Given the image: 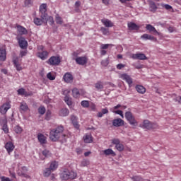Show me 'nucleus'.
I'll list each match as a JSON object with an SVG mask.
<instances>
[{"instance_id":"obj_1","label":"nucleus","mask_w":181,"mask_h":181,"mask_svg":"<svg viewBox=\"0 0 181 181\" xmlns=\"http://www.w3.org/2000/svg\"><path fill=\"white\" fill-rule=\"evenodd\" d=\"M63 131H64V127H63V126H59L56 129H52L49 132V139L52 142H57V141L60 139V136H62Z\"/></svg>"},{"instance_id":"obj_2","label":"nucleus","mask_w":181,"mask_h":181,"mask_svg":"<svg viewBox=\"0 0 181 181\" xmlns=\"http://www.w3.org/2000/svg\"><path fill=\"white\" fill-rule=\"evenodd\" d=\"M61 179L62 180H69V179H76L77 177V173H75L73 170H70L67 168L64 169L62 173L60 175Z\"/></svg>"},{"instance_id":"obj_3","label":"nucleus","mask_w":181,"mask_h":181,"mask_svg":"<svg viewBox=\"0 0 181 181\" xmlns=\"http://www.w3.org/2000/svg\"><path fill=\"white\" fill-rule=\"evenodd\" d=\"M139 127L143 128V129H156L158 128V124L152 123L149 120H144L142 124H140Z\"/></svg>"},{"instance_id":"obj_4","label":"nucleus","mask_w":181,"mask_h":181,"mask_svg":"<svg viewBox=\"0 0 181 181\" xmlns=\"http://www.w3.org/2000/svg\"><path fill=\"white\" fill-rule=\"evenodd\" d=\"M124 117L130 125H132L133 127H136L138 125V122H136L135 117L132 115L131 112H126Z\"/></svg>"},{"instance_id":"obj_5","label":"nucleus","mask_w":181,"mask_h":181,"mask_svg":"<svg viewBox=\"0 0 181 181\" xmlns=\"http://www.w3.org/2000/svg\"><path fill=\"white\" fill-rule=\"evenodd\" d=\"M17 174L18 176H22L23 177H25V179H30V176L28 174V168L19 167L17 170Z\"/></svg>"},{"instance_id":"obj_6","label":"nucleus","mask_w":181,"mask_h":181,"mask_svg":"<svg viewBox=\"0 0 181 181\" xmlns=\"http://www.w3.org/2000/svg\"><path fill=\"white\" fill-rule=\"evenodd\" d=\"M47 4H42L40 6V18L47 19Z\"/></svg>"},{"instance_id":"obj_7","label":"nucleus","mask_w":181,"mask_h":181,"mask_svg":"<svg viewBox=\"0 0 181 181\" xmlns=\"http://www.w3.org/2000/svg\"><path fill=\"white\" fill-rule=\"evenodd\" d=\"M119 78H122V80H124V81H126V83H127L129 88L132 87L134 81L132 80V78L131 77V76L127 74H122L119 75Z\"/></svg>"},{"instance_id":"obj_8","label":"nucleus","mask_w":181,"mask_h":181,"mask_svg":"<svg viewBox=\"0 0 181 181\" xmlns=\"http://www.w3.org/2000/svg\"><path fill=\"white\" fill-rule=\"evenodd\" d=\"M112 144L113 145H115V148L119 152H122L124 149V144H121V141L119 140V139H112Z\"/></svg>"},{"instance_id":"obj_9","label":"nucleus","mask_w":181,"mask_h":181,"mask_svg":"<svg viewBox=\"0 0 181 181\" xmlns=\"http://www.w3.org/2000/svg\"><path fill=\"white\" fill-rule=\"evenodd\" d=\"M47 63L50 66H58V64H60V58L59 57L52 56L49 59Z\"/></svg>"},{"instance_id":"obj_10","label":"nucleus","mask_w":181,"mask_h":181,"mask_svg":"<svg viewBox=\"0 0 181 181\" xmlns=\"http://www.w3.org/2000/svg\"><path fill=\"white\" fill-rule=\"evenodd\" d=\"M74 60L77 64H79L80 66H84L85 64H87V62H88L87 57H78L75 58Z\"/></svg>"},{"instance_id":"obj_11","label":"nucleus","mask_w":181,"mask_h":181,"mask_svg":"<svg viewBox=\"0 0 181 181\" xmlns=\"http://www.w3.org/2000/svg\"><path fill=\"white\" fill-rule=\"evenodd\" d=\"M132 59L134 60H146L147 57L145 54L136 53L131 55Z\"/></svg>"},{"instance_id":"obj_12","label":"nucleus","mask_w":181,"mask_h":181,"mask_svg":"<svg viewBox=\"0 0 181 181\" xmlns=\"http://www.w3.org/2000/svg\"><path fill=\"white\" fill-rule=\"evenodd\" d=\"M18 45L21 49H26L28 47V41L23 37L17 38Z\"/></svg>"},{"instance_id":"obj_13","label":"nucleus","mask_w":181,"mask_h":181,"mask_svg":"<svg viewBox=\"0 0 181 181\" xmlns=\"http://www.w3.org/2000/svg\"><path fill=\"white\" fill-rule=\"evenodd\" d=\"M37 138L41 145H46L47 144V138L43 134L39 133Z\"/></svg>"},{"instance_id":"obj_14","label":"nucleus","mask_w":181,"mask_h":181,"mask_svg":"<svg viewBox=\"0 0 181 181\" xmlns=\"http://www.w3.org/2000/svg\"><path fill=\"white\" fill-rule=\"evenodd\" d=\"M63 80L65 81V83H73L74 77L70 72H66L63 76Z\"/></svg>"},{"instance_id":"obj_15","label":"nucleus","mask_w":181,"mask_h":181,"mask_svg":"<svg viewBox=\"0 0 181 181\" xmlns=\"http://www.w3.org/2000/svg\"><path fill=\"white\" fill-rule=\"evenodd\" d=\"M11 108V103H6L3 104V105L0 107V112L1 114H5L6 112H8V110H10Z\"/></svg>"},{"instance_id":"obj_16","label":"nucleus","mask_w":181,"mask_h":181,"mask_svg":"<svg viewBox=\"0 0 181 181\" xmlns=\"http://www.w3.org/2000/svg\"><path fill=\"white\" fill-rule=\"evenodd\" d=\"M113 127H116L117 128L119 127H123L124 125V120L121 118L115 119L112 121Z\"/></svg>"},{"instance_id":"obj_17","label":"nucleus","mask_w":181,"mask_h":181,"mask_svg":"<svg viewBox=\"0 0 181 181\" xmlns=\"http://www.w3.org/2000/svg\"><path fill=\"white\" fill-rule=\"evenodd\" d=\"M16 28L18 35H21V36L23 35H28V30H26L25 27L18 25Z\"/></svg>"},{"instance_id":"obj_18","label":"nucleus","mask_w":181,"mask_h":181,"mask_svg":"<svg viewBox=\"0 0 181 181\" xmlns=\"http://www.w3.org/2000/svg\"><path fill=\"white\" fill-rule=\"evenodd\" d=\"M45 22H47V18L43 19V17H41V18H34V23L37 26H40Z\"/></svg>"},{"instance_id":"obj_19","label":"nucleus","mask_w":181,"mask_h":181,"mask_svg":"<svg viewBox=\"0 0 181 181\" xmlns=\"http://www.w3.org/2000/svg\"><path fill=\"white\" fill-rule=\"evenodd\" d=\"M141 39L143 40H151L152 42H156V38L149 34H144L141 36Z\"/></svg>"},{"instance_id":"obj_20","label":"nucleus","mask_w":181,"mask_h":181,"mask_svg":"<svg viewBox=\"0 0 181 181\" xmlns=\"http://www.w3.org/2000/svg\"><path fill=\"white\" fill-rule=\"evenodd\" d=\"M37 56L41 59V60H46L47 56H49V52H47V51L39 52H37Z\"/></svg>"},{"instance_id":"obj_21","label":"nucleus","mask_w":181,"mask_h":181,"mask_svg":"<svg viewBox=\"0 0 181 181\" xmlns=\"http://www.w3.org/2000/svg\"><path fill=\"white\" fill-rule=\"evenodd\" d=\"M5 148L6 149L8 153H11L13 149H15V146H13V143L8 141L5 145Z\"/></svg>"},{"instance_id":"obj_22","label":"nucleus","mask_w":181,"mask_h":181,"mask_svg":"<svg viewBox=\"0 0 181 181\" xmlns=\"http://www.w3.org/2000/svg\"><path fill=\"white\" fill-rule=\"evenodd\" d=\"M148 5H149L150 12H156V10L158 9V6H156V4H155L153 1L149 0Z\"/></svg>"},{"instance_id":"obj_23","label":"nucleus","mask_w":181,"mask_h":181,"mask_svg":"<svg viewBox=\"0 0 181 181\" xmlns=\"http://www.w3.org/2000/svg\"><path fill=\"white\" fill-rule=\"evenodd\" d=\"M101 22L106 28H112L114 26V23L107 18L102 19Z\"/></svg>"},{"instance_id":"obj_24","label":"nucleus","mask_w":181,"mask_h":181,"mask_svg":"<svg viewBox=\"0 0 181 181\" xmlns=\"http://www.w3.org/2000/svg\"><path fill=\"white\" fill-rule=\"evenodd\" d=\"M71 121L76 129H80V124H78V122H77V117L74 115L71 117Z\"/></svg>"},{"instance_id":"obj_25","label":"nucleus","mask_w":181,"mask_h":181,"mask_svg":"<svg viewBox=\"0 0 181 181\" xmlns=\"http://www.w3.org/2000/svg\"><path fill=\"white\" fill-rule=\"evenodd\" d=\"M57 168H59V162L53 160L49 163V168L52 172L57 170Z\"/></svg>"},{"instance_id":"obj_26","label":"nucleus","mask_w":181,"mask_h":181,"mask_svg":"<svg viewBox=\"0 0 181 181\" xmlns=\"http://www.w3.org/2000/svg\"><path fill=\"white\" fill-rule=\"evenodd\" d=\"M1 121L3 122L2 130L5 134H8V132H9V128H8V121L6 119H3Z\"/></svg>"},{"instance_id":"obj_27","label":"nucleus","mask_w":181,"mask_h":181,"mask_svg":"<svg viewBox=\"0 0 181 181\" xmlns=\"http://www.w3.org/2000/svg\"><path fill=\"white\" fill-rule=\"evenodd\" d=\"M83 141L85 144H91L93 142V136L90 134H86L83 136Z\"/></svg>"},{"instance_id":"obj_28","label":"nucleus","mask_w":181,"mask_h":181,"mask_svg":"<svg viewBox=\"0 0 181 181\" xmlns=\"http://www.w3.org/2000/svg\"><path fill=\"white\" fill-rule=\"evenodd\" d=\"M0 60L1 62H5L6 60V50L4 48L0 49Z\"/></svg>"},{"instance_id":"obj_29","label":"nucleus","mask_w":181,"mask_h":181,"mask_svg":"<svg viewBox=\"0 0 181 181\" xmlns=\"http://www.w3.org/2000/svg\"><path fill=\"white\" fill-rule=\"evenodd\" d=\"M17 93L18 95H24V97H29V95H30V93H27L26 90L23 88L18 89Z\"/></svg>"},{"instance_id":"obj_30","label":"nucleus","mask_w":181,"mask_h":181,"mask_svg":"<svg viewBox=\"0 0 181 181\" xmlns=\"http://www.w3.org/2000/svg\"><path fill=\"white\" fill-rule=\"evenodd\" d=\"M136 90L139 94H145V93H146V89L141 85L136 86Z\"/></svg>"},{"instance_id":"obj_31","label":"nucleus","mask_w":181,"mask_h":181,"mask_svg":"<svg viewBox=\"0 0 181 181\" xmlns=\"http://www.w3.org/2000/svg\"><path fill=\"white\" fill-rule=\"evenodd\" d=\"M127 26L130 30H138L139 29V26L135 24V23H129Z\"/></svg>"},{"instance_id":"obj_32","label":"nucleus","mask_w":181,"mask_h":181,"mask_svg":"<svg viewBox=\"0 0 181 181\" xmlns=\"http://www.w3.org/2000/svg\"><path fill=\"white\" fill-rule=\"evenodd\" d=\"M103 153L107 156H109L110 155H111L112 156H115V152H114L113 150L111 148H107L106 150H104Z\"/></svg>"},{"instance_id":"obj_33","label":"nucleus","mask_w":181,"mask_h":181,"mask_svg":"<svg viewBox=\"0 0 181 181\" xmlns=\"http://www.w3.org/2000/svg\"><path fill=\"white\" fill-rule=\"evenodd\" d=\"M146 29L147 30H149V32H153V33H159L158 32V30H156V29L155 28V27H153L152 25L151 24H147L146 26Z\"/></svg>"},{"instance_id":"obj_34","label":"nucleus","mask_w":181,"mask_h":181,"mask_svg":"<svg viewBox=\"0 0 181 181\" xmlns=\"http://www.w3.org/2000/svg\"><path fill=\"white\" fill-rule=\"evenodd\" d=\"M69 111L68 110L67 108L62 109L59 111L60 117H67V115H69Z\"/></svg>"},{"instance_id":"obj_35","label":"nucleus","mask_w":181,"mask_h":181,"mask_svg":"<svg viewBox=\"0 0 181 181\" xmlns=\"http://www.w3.org/2000/svg\"><path fill=\"white\" fill-rule=\"evenodd\" d=\"M64 101L66 104H67V105L69 107V108H71L73 105V102H71V98H70V97H69L68 95H66L64 97Z\"/></svg>"},{"instance_id":"obj_36","label":"nucleus","mask_w":181,"mask_h":181,"mask_svg":"<svg viewBox=\"0 0 181 181\" xmlns=\"http://www.w3.org/2000/svg\"><path fill=\"white\" fill-rule=\"evenodd\" d=\"M52 172H53V170H52L49 167L44 170L43 176L45 177H49V176L52 175Z\"/></svg>"},{"instance_id":"obj_37","label":"nucleus","mask_w":181,"mask_h":181,"mask_svg":"<svg viewBox=\"0 0 181 181\" xmlns=\"http://www.w3.org/2000/svg\"><path fill=\"white\" fill-rule=\"evenodd\" d=\"M72 95L74 98H78L80 97V90L77 89V88H75L72 90Z\"/></svg>"},{"instance_id":"obj_38","label":"nucleus","mask_w":181,"mask_h":181,"mask_svg":"<svg viewBox=\"0 0 181 181\" xmlns=\"http://www.w3.org/2000/svg\"><path fill=\"white\" fill-rule=\"evenodd\" d=\"M21 111H23L24 112L29 110V107H28V104L25 103H22L20 106Z\"/></svg>"},{"instance_id":"obj_39","label":"nucleus","mask_w":181,"mask_h":181,"mask_svg":"<svg viewBox=\"0 0 181 181\" xmlns=\"http://www.w3.org/2000/svg\"><path fill=\"white\" fill-rule=\"evenodd\" d=\"M95 88L98 90V91H103V88H104V85L103 84V82H98L95 85Z\"/></svg>"},{"instance_id":"obj_40","label":"nucleus","mask_w":181,"mask_h":181,"mask_svg":"<svg viewBox=\"0 0 181 181\" xmlns=\"http://www.w3.org/2000/svg\"><path fill=\"white\" fill-rule=\"evenodd\" d=\"M55 21H56V23H57V25L63 24V19L62 18V17H60V16H59V14H57L55 16Z\"/></svg>"},{"instance_id":"obj_41","label":"nucleus","mask_w":181,"mask_h":181,"mask_svg":"<svg viewBox=\"0 0 181 181\" xmlns=\"http://www.w3.org/2000/svg\"><path fill=\"white\" fill-rule=\"evenodd\" d=\"M13 129L16 134H22V132L23 131L22 127H21V126L19 125H16V127H14Z\"/></svg>"},{"instance_id":"obj_42","label":"nucleus","mask_w":181,"mask_h":181,"mask_svg":"<svg viewBox=\"0 0 181 181\" xmlns=\"http://www.w3.org/2000/svg\"><path fill=\"white\" fill-rule=\"evenodd\" d=\"M42 155L45 156V158H50L52 156V153L47 149H45L42 151Z\"/></svg>"},{"instance_id":"obj_43","label":"nucleus","mask_w":181,"mask_h":181,"mask_svg":"<svg viewBox=\"0 0 181 181\" xmlns=\"http://www.w3.org/2000/svg\"><path fill=\"white\" fill-rule=\"evenodd\" d=\"M38 112H39V114H40V115H45V112H46V108L43 106H40L38 108Z\"/></svg>"},{"instance_id":"obj_44","label":"nucleus","mask_w":181,"mask_h":181,"mask_svg":"<svg viewBox=\"0 0 181 181\" xmlns=\"http://www.w3.org/2000/svg\"><path fill=\"white\" fill-rule=\"evenodd\" d=\"M100 30L103 35H109V33H110L109 30L104 27H101Z\"/></svg>"},{"instance_id":"obj_45","label":"nucleus","mask_w":181,"mask_h":181,"mask_svg":"<svg viewBox=\"0 0 181 181\" xmlns=\"http://www.w3.org/2000/svg\"><path fill=\"white\" fill-rule=\"evenodd\" d=\"M47 78L49 80H55L56 79V76H53V74H52V73H50V72L47 74Z\"/></svg>"},{"instance_id":"obj_46","label":"nucleus","mask_w":181,"mask_h":181,"mask_svg":"<svg viewBox=\"0 0 181 181\" xmlns=\"http://www.w3.org/2000/svg\"><path fill=\"white\" fill-rule=\"evenodd\" d=\"M112 112H114L115 114H117L118 115H120L122 118H124V112H122V110H115L112 111Z\"/></svg>"},{"instance_id":"obj_47","label":"nucleus","mask_w":181,"mask_h":181,"mask_svg":"<svg viewBox=\"0 0 181 181\" xmlns=\"http://www.w3.org/2000/svg\"><path fill=\"white\" fill-rule=\"evenodd\" d=\"M50 117H52V112L50 110H47L46 112L45 119L49 121L50 119Z\"/></svg>"},{"instance_id":"obj_48","label":"nucleus","mask_w":181,"mask_h":181,"mask_svg":"<svg viewBox=\"0 0 181 181\" xmlns=\"http://www.w3.org/2000/svg\"><path fill=\"white\" fill-rule=\"evenodd\" d=\"M82 107H84L85 108H88V107H89V103L88 101L87 100H83L81 103Z\"/></svg>"},{"instance_id":"obj_49","label":"nucleus","mask_w":181,"mask_h":181,"mask_svg":"<svg viewBox=\"0 0 181 181\" xmlns=\"http://www.w3.org/2000/svg\"><path fill=\"white\" fill-rule=\"evenodd\" d=\"M24 4L25 6H32L33 1L32 0H25Z\"/></svg>"},{"instance_id":"obj_50","label":"nucleus","mask_w":181,"mask_h":181,"mask_svg":"<svg viewBox=\"0 0 181 181\" xmlns=\"http://www.w3.org/2000/svg\"><path fill=\"white\" fill-rule=\"evenodd\" d=\"M109 63H110V62H108V59H103V60L101 62V64H102V66H103L104 67H107V66H108Z\"/></svg>"},{"instance_id":"obj_51","label":"nucleus","mask_w":181,"mask_h":181,"mask_svg":"<svg viewBox=\"0 0 181 181\" xmlns=\"http://www.w3.org/2000/svg\"><path fill=\"white\" fill-rule=\"evenodd\" d=\"M20 64L19 63V57H13V64L15 65V64Z\"/></svg>"},{"instance_id":"obj_52","label":"nucleus","mask_w":181,"mask_h":181,"mask_svg":"<svg viewBox=\"0 0 181 181\" xmlns=\"http://www.w3.org/2000/svg\"><path fill=\"white\" fill-rule=\"evenodd\" d=\"M47 22H49V25H53V23H54V20L52 16L48 17V18L47 17Z\"/></svg>"},{"instance_id":"obj_53","label":"nucleus","mask_w":181,"mask_h":181,"mask_svg":"<svg viewBox=\"0 0 181 181\" xmlns=\"http://www.w3.org/2000/svg\"><path fill=\"white\" fill-rule=\"evenodd\" d=\"M14 67L16 69L17 71H21V70H22V66L21 65V63L14 64Z\"/></svg>"},{"instance_id":"obj_54","label":"nucleus","mask_w":181,"mask_h":181,"mask_svg":"<svg viewBox=\"0 0 181 181\" xmlns=\"http://www.w3.org/2000/svg\"><path fill=\"white\" fill-rule=\"evenodd\" d=\"M118 108H122V110H125V108H127V106H121L120 104H118L113 107V110H118Z\"/></svg>"},{"instance_id":"obj_55","label":"nucleus","mask_w":181,"mask_h":181,"mask_svg":"<svg viewBox=\"0 0 181 181\" xmlns=\"http://www.w3.org/2000/svg\"><path fill=\"white\" fill-rule=\"evenodd\" d=\"M132 179L134 181H144V180H142V177H141L140 176H134L132 177Z\"/></svg>"},{"instance_id":"obj_56","label":"nucleus","mask_w":181,"mask_h":181,"mask_svg":"<svg viewBox=\"0 0 181 181\" xmlns=\"http://www.w3.org/2000/svg\"><path fill=\"white\" fill-rule=\"evenodd\" d=\"M110 47V44H102L100 45V48L103 49V50L105 49H108Z\"/></svg>"},{"instance_id":"obj_57","label":"nucleus","mask_w":181,"mask_h":181,"mask_svg":"<svg viewBox=\"0 0 181 181\" xmlns=\"http://www.w3.org/2000/svg\"><path fill=\"white\" fill-rule=\"evenodd\" d=\"M1 181H13V180H11L9 177H5V176L1 177Z\"/></svg>"},{"instance_id":"obj_58","label":"nucleus","mask_w":181,"mask_h":181,"mask_svg":"<svg viewBox=\"0 0 181 181\" xmlns=\"http://www.w3.org/2000/svg\"><path fill=\"white\" fill-rule=\"evenodd\" d=\"M26 54H28L27 51H21V52H20L21 57H23L26 56Z\"/></svg>"},{"instance_id":"obj_59","label":"nucleus","mask_w":181,"mask_h":181,"mask_svg":"<svg viewBox=\"0 0 181 181\" xmlns=\"http://www.w3.org/2000/svg\"><path fill=\"white\" fill-rule=\"evenodd\" d=\"M81 166H87V165H88V160H83L82 162H81Z\"/></svg>"},{"instance_id":"obj_60","label":"nucleus","mask_w":181,"mask_h":181,"mask_svg":"<svg viewBox=\"0 0 181 181\" xmlns=\"http://www.w3.org/2000/svg\"><path fill=\"white\" fill-rule=\"evenodd\" d=\"M124 67H125V65H124L122 64H119L117 65V69L118 70H121V69H124Z\"/></svg>"},{"instance_id":"obj_61","label":"nucleus","mask_w":181,"mask_h":181,"mask_svg":"<svg viewBox=\"0 0 181 181\" xmlns=\"http://www.w3.org/2000/svg\"><path fill=\"white\" fill-rule=\"evenodd\" d=\"M9 173H10V176L11 177H13V179H16V175L15 174V173L9 170Z\"/></svg>"},{"instance_id":"obj_62","label":"nucleus","mask_w":181,"mask_h":181,"mask_svg":"<svg viewBox=\"0 0 181 181\" xmlns=\"http://www.w3.org/2000/svg\"><path fill=\"white\" fill-rule=\"evenodd\" d=\"M164 8L165 9H167L168 11H169L170 9H172V6L170 5H169V4H165L164 5Z\"/></svg>"},{"instance_id":"obj_63","label":"nucleus","mask_w":181,"mask_h":181,"mask_svg":"<svg viewBox=\"0 0 181 181\" xmlns=\"http://www.w3.org/2000/svg\"><path fill=\"white\" fill-rule=\"evenodd\" d=\"M103 115H104V114H108V109L107 108H104L102 110V112Z\"/></svg>"},{"instance_id":"obj_64","label":"nucleus","mask_w":181,"mask_h":181,"mask_svg":"<svg viewBox=\"0 0 181 181\" xmlns=\"http://www.w3.org/2000/svg\"><path fill=\"white\" fill-rule=\"evenodd\" d=\"M168 31L170 32V33H173V32H175V28L169 27L168 28Z\"/></svg>"}]
</instances>
